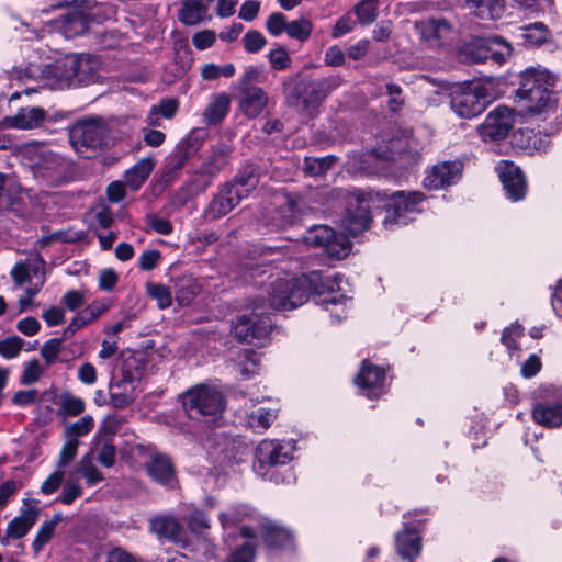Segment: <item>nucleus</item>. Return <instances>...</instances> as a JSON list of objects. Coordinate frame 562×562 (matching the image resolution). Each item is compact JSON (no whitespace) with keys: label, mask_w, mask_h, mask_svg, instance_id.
<instances>
[{"label":"nucleus","mask_w":562,"mask_h":562,"mask_svg":"<svg viewBox=\"0 0 562 562\" xmlns=\"http://www.w3.org/2000/svg\"><path fill=\"white\" fill-rule=\"evenodd\" d=\"M326 290H333V286L323 282L318 271L300 277L286 274L270 283L268 303L274 310H293L307 302L312 293L321 295Z\"/></svg>","instance_id":"1"},{"label":"nucleus","mask_w":562,"mask_h":562,"mask_svg":"<svg viewBox=\"0 0 562 562\" xmlns=\"http://www.w3.org/2000/svg\"><path fill=\"white\" fill-rule=\"evenodd\" d=\"M555 85V77L544 69L526 70L521 75L520 87L516 97L525 101L530 113H541L551 108V92Z\"/></svg>","instance_id":"2"},{"label":"nucleus","mask_w":562,"mask_h":562,"mask_svg":"<svg viewBox=\"0 0 562 562\" xmlns=\"http://www.w3.org/2000/svg\"><path fill=\"white\" fill-rule=\"evenodd\" d=\"M183 409L191 419L212 417L217 419L226 408L222 392L214 385L201 383L187 390L181 395Z\"/></svg>","instance_id":"3"},{"label":"nucleus","mask_w":562,"mask_h":562,"mask_svg":"<svg viewBox=\"0 0 562 562\" xmlns=\"http://www.w3.org/2000/svg\"><path fill=\"white\" fill-rule=\"evenodd\" d=\"M342 81L341 77L333 76L321 80L301 82L288 98L299 112L312 116L317 106L333 90L338 88Z\"/></svg>","instance_id":"4"},{"label":"nucleus","mask_w":562,"mask_h":562,"mask_svg":"<svg viewBox=\"0 0 562 562\" xmlns=\"http://www.w3.org/2000/svg\"><path fill=\"white\" fill-rule=\"evenodd\" d=\"M36 179L48 187H60L75 178V167L65 157L50 150H42L33 164Z\"/></svg>","instance_id":"5"},{"label":"nucleus","mask_w":562,"mask_h":562,"mask_svg":"<svg viewBox=\"0 0 562 562\" xmlns=\"http://www.w3.org/2000/svg\"><path fill=\"white\" fill-rule=\"evenodd\" d=\"M292 459V451L281 441L265 439L255 449L252 469L262 479L278 483L276 468L289 464Z\"/></svg>","instance_id":"6"},{"label":"nucleus","mask_w":562,"mask_h":562,"mask_svg":"<svg viewBox=\"0 0 562 562\" xmlns=\"http://www.w3.org/2000/svg\"><path fill=\"white\" fill-rule=\"evenodd\" d=\"M265 304V300H254L250 306L252 312L249 315L243 314L233 322L232 331L239 341L252 344L268 337L272 328L270 316L265 312H257Z\"/></svg>","instance_id":"7"},{"label":"nucleus","mask_w":562,"mask_h":562,"mask_svg":"<svg viewBox=\"0 0 562 562\" xmlns=\"http://www.w3.org/2000/svg\"><path fill=\"white\" fill-rule=\"evenodd\" d=\"M495 99L492 81L472 83L467 90L453 94L451 108L460 117H474L481 114L486 104Z\"/></svg>","instance_id":"8"},{"label":"nucleus","mask_w":562,"mask_h":562,"mask_svg":"<svg viewBox=\"0 0 562 562\" xmlns=\"http://www.w3.org/2000/svg\"><path fill=\"white\" fill-rule=\"evenodd\" d=\"M106 125L101 120L82 121L70 130V142L77 153L88 158V150H97L106 145Z\"/></svg>","instance_id":"9"},{"label":"nucleus","mask_w":562,"mask_h":562,"mask_svg":"<svg viewBox=\"0 0 562 562\" xmlns=\"http://www.w3.org/2000/svg\"><path fill=\"white\" fill-rule=\"evenodd\" d=\"M121 373L122 378L110 384L111 402L116 408H124L133 401L135 383L142 378L140 367L134 358L124 361Z\"/></svg>","instance_id":"10"},{"label":"nucleus","mask_w":562,"mask_h":562,"mask_svg":"<svg viewBox=\"0 0 562 562\" xmlns=\"http://www.w3.org/2000/svg\"><path fill=\"white\" fill-rule=\"evenodd\" d=\"M424 200V194L418 191L404 192L397 191L392 194L390 203L386 207V216L384 224H405L408 215L418 212V205Z\"/></svg>","instance_id":"11"},{"label":"nucleus","mask_w":562,"mask_h":562,"mask_svg":"<svg viewBox=\"0 0 562 562\" xmlns=\"http://www.w3.org/2000/svg\"><path fill=\"white\" fill-rule=\"evenodd\" d=\"M370 200L362 194L350 195L347 203V210L341 220L342 227L350 235H358L368 229L371 222Z\"/></svg>","instance_id":"12"},{"label":"nucleus","mask_w":562,"mask_h":562,"mask_svg":"<svg viewBox=\"0 0 562 562\" xmlns=\"http://www.w3.org/2000/svg\"><path fill=\"white\" fill-rule=\"evenodd\" d=\"M514 122L513 112L506 106H498L477 126V133L484 142L499 140L507 136Z\"/></svg>","instance_id":"13"},{"label":"nucleus","mask_w":562,"mask_h":562,"mask_svg":"<svg viewBox=\"0 0 562 562\" xmlns=\"http://www.w3.org/2000/svg\"><path fill=\"white\" fill-rule=\"evenodd\" d=\"M384 380L382 368L363 360L355 382L367 397L376 398L384 392Z\"/></svg>","instance_id":"14"},{"label":"nucleus","mask_w":562,"mask_h":562,"mask_svg":"<svg viewBox=\"0 0 562 562\" xmlns=\"http://www.w3.org/2000/svg\"><path fill=\"white\" fill-rule=\"evenodd\" d=\"M235 91L238 110L247 119L258 117L269 104V95L262 88H245Z\"/></svg>","instance_id":"15"},{"label":"nucleus","mask_w":562,"mask_h":562,"mask_svg":"<svg viewBox=\"0 0 562 562\" xmlns=\"http://www.w3.org/2000/svg\"><path fill=\"white\" fill-rule=\"evenodd\" d=\"M462 172V162L459 160L443 161L432 167L424 179V186L428 189H443L454 184Z\"/></svg>","instance_id":"16"},{"label":"nucleus","mask_w":562,"mask_h":562,"mask_svg":"<svg viewBox=\"0 0 562 562\" xmlns=\"http://www.w3.org/2000/svg\"><path fill=\"white\" fill-rule=\"evenodd\" d=\"M148 476L156 483L168 488H175L178 480L176 468L170 457L162 453H155L146 463Z\"/></svg>","instance_id":"17"},{"label":"nucleus","mask_w":562,"mask_h":562,"mask_svg":"<svg viewBox=\"0 0 562 562\" xmlns=\"http://www.w3.org/2000/svg\"><path fill=\"white\" fill-rule=\"evenodd\" d=\"M496 170L508 198L513 201L524 199L527 186L520 169L512 162L502 161Z\"/></svg>","instance_id":"18"},{"label":"nucleus","mask_w":562,"mask_h":562,"mask_svg":"<svg viewBox=\"0 0 562 562\" xmlns=\"http://www.w3.org/2000/svg\"><path fill=\"white\" fill-rule=\"evenodd\" d=\"M77 65V54H69L46 66L43 74L48 79H55L56 85L60 88L71 87Z\"/></svg>","instance_id":"19"},{"label":"nucleus","mask_w":562,"mask_h":562,"mask_svg":"<svg viewBox=\"0 0 562 562\" xmlns=\"http://www.w3.org/2000/svg\"><path fill=\"white\" fill-rule=\"evenodd\" d=\"M241 200L244 199L234 190V187L225 183L210 202L206 215L213 220L221 218L235 209Z\"/></svg>","instance_id":"20"},{"label":"nucleus","mask_w":562,"mask_h":562,"mask_svg":"<svg viewBox=\"0 0 562 562\" xmlns=\"http://www.w3.org/2000/svg\"><path fill=\"white\" fill-rule=\"evenodd\" d=\"M90 18L80 10H71L63 14L60 19L55 20L57 29L66 38H72L82 35L89 27Z\"/></svg>","instance_id":"21"},{"label":"nucleus","mask_w":562,"mask_h":562,"mask_svg":"<svg viewBox=\"0 0 562 562\" xmlns=\"http://www.w3.org/2000/svg\"><path fill=\"white\" fill-rule=\"evenodd\" d=\"M46 113L38 106L21 108L16 114L7 116L2 124L5 127L31 130L40 126L45 120Z\"/></svg>","instance_id":"22"},{"label":"nucleus","mask_w":562,"mask_h":562,"mask_svg":"<svg viewBox=\"0 0 562 562\" xmlns=\"http://www.w3.org/2000/svg\"><path fill=\"white\" fill-rule=\"evenodd\" d=\"M406 153L412 154L413 157L417 154L416 140L408 133L390 139L386 149L380 147L372 150V155L382 160H393L396 156Z\"/></svg>","instance_id":"23"},{"label":"nucleus","mask_w":562,"mask_h":562,"mask_svg":"<svg viewBox=\"0 0 562 562\" xmlns=\"http://www.w3.org/2000/svg\"><path fill=\"white\" fill-rule=\"evenodd\" d=\"M150 530L159 539H167L173 543L184 542V530L179 520L171 516H158L150 519Z\"/></svg>","instance_id":"24"},{"label":"nucleus","mask_w":562,"mask_h":562,"mask_svg":"<svg viewBox=\"0 0 562 562\" xmlns=\"http://www.w3.org/2000/svg\"><path fill=\"white\" fill-rule=\"evenodd\" d=\"M395 548L397 554L408 562H414V560L422 552V537L418 531L414 528L406 529L402 532H398L395 538Z\"/></svg>","instance_id":"25"},{"label":"nucleus","mask_w":562,"mask_h":562,"mask_svg":"<svg viewBox=\"0 0 562 562\" xmlns=\"http://www.w3.org/2000/svg\"><path fill=\"white\" fill-rule=\"evenodd\" d=\"M532 417L535 422H562V392L554 391L544 402L536 404Z\"/></svg>","instance_id":"26"},{"label":"nucleus","mask_w":562,"mask_h":562,"mask_svg":"<svg viewBox=\"0 0 562 562\" xmlns=\"http://www.w3.org/2000/svg\"><path fill=\"white\" fill-rule=\"evenodd\" d=\"M77 66L75 68L74 87L88 86L99 78L100 61L89 54H77Z\"/></svg>","instance_id":"27"},{"label":"nucleus","mask_w":562,"mask_h":562,"mask_svg":"<svg viewBox=\"0 0 562 562\" xmlns=\"http://www.w3.org/2000/svg\"><path fill=\"white\" fill-rule=\"evenodd\" d=\"M422 37L430 46H440L448 41L452 33V25L443 19H431L424 22L420 26Z\"/></svg>","instance_id":"28"},{"label":"nucleus","mask_w":562,"mask_h":562,"mask_svg":"<svg viewBox=\"0 0 562 562\" xmlns=\"http://www.w3.org/2000/svg\"><path fill=\"white\" fill-rule=\"evenodd\" d=\"M260 538L263 544L271 550H284L291 547L293 537L285 528L273 524H267L261 527Z\"/></svg>","instance_id":"29"},{"label":"nucleus","mask_w":562,"mask_h":562,"mask_svg":"<svg viewBox=\"0 0 562 562\" xmlns=\"http://www.w3.org/2000/svg\"><path fill=\"white\" fill-rule=\"evenodd\" d=\"M40 509L36 506H30L22 510L21 515L14 517L7 527L8 537L13 539L23 538L36 524Z\"/></svg>","instance_id":"30"},{"label":"nucleus","mask_w":562,"mask_h":562,"mask_svg":"<svg viewBox=\"0 0 562 562\" xmlns=\"http://www.w3.org/2000/svg\"><path fill=\"white\" fill-rule=\"evenodd\" d=\"M464 5L484 20L499 19L505 10L504 0H464Z\"/></svg>","instance_id":"31"},{"label":"nucleus","mask_w":562,"mask_h":562,"mask_svg":"<svg viewBox=\"0 0 562 562\" xmlns=\"http://www.w3.org/2000/svg\"><path fill=\"white\" fill-rule=\"evenodd\" d=\"M120 425L121 424H102L101 432L104 439L97 460L105 468H111L115 463L116 447L113 443V436L119 430Z\"/></svg>","instance_id":"32"},{"label":"nucleus","mask_w":562,"mask_h":562,"mask_svg":"<svg viewBox=\"0 0 562 562\" xmlns=\"http://www.w3.org/2000/svg\"><path fill=\"white\" fill-rule=\"evenodd\" d=\"M154 169V160L151 158L139 159L132 168L126 170L124 175L125 184L132 190H138Z\"/></svg>","instance_id":"33"},{"label":"nucleus","mask_w":562,"mask_h":562,"mask_svg":"<svg viewBox=\"0 0 562 562\" xmlns=\"http://www.w3.org/2000/svg\"><path fill=\"white\" fill-rule=\"evenodd\" d=\"M229 105L231 100L226 93L214 95L203 112L204 122L209 125H215L222 122L229 111Z\"/></svg>","instance_id":"34"},{"label":"nucleus","mask_w":562,"mask_h":562,"mask_svg":"<svg viewBox=\"0 0 562 562\" xmlns=\"http://www.w3.org/2000/svg\"><path fill=\"white\" fill-rule=\"evenodd\" d=\"M251 453V445L241 437L231 439L224 449L225 460L232 465L246 462Z\"/></svg>","instance_id":"35"},{"label":"nucleus","mask_w":562,"mask_h":562,"mask_svg":"<svg viewBox=\"0 0 562 562\" xmlns=\"http://www.w3.org/2000/svg\"><path fill=\"white\" fill-rule=\"evenodd\" d=\"M199 150L196 139H184L179 143L175 153L168 158V166L172 171L180 170L188 160Z\"/></svg>","instance_id":"36"},{"label":"nucleus","mask_w":562,"mask_h":562,"mask_svg":"<svg viewBox=\"0 0 562 562\" xmlns=\"http://www.w3.org/2000/svg\"><path fill=\"white\" fill-rule=\"evenodd\" d=\"M258 183L259 179L256 175L255 168L247 167L236 175L233 181L227 182L226 184L234 187V190L245 199L257 188Z\"/></svg>","instance_id":"37"},{"label":"nucleus","mask_w":562,"mask_h":562,"mask_svg":"<svg viewBox=\"0 0 562 562\" xmlns=\"http://www.w3.org/2000/svg\"><path fill=\"white\" fill-rule=\"evenodd\" d=\"M64 519L60 513L53 515L52 519L45 520L38 528L32 542V550L37 554L53 538L57 525Z\"/></svg>","instance_id":"38"},{"label":"nucleus","mask_w":562,"mask_h":562,"mask_svg":"<svg viewBox=\"0 0 562 562\" xmlns=\"http://www.w3.org/2000/svg\"><path fill=\"white\" fill-rule=\"evenodd\" d=\"M176 300L181 305H189L199 293L196 281L190 276H181L175 280Z\"/></svg>","instance_id":"39"},{"label":"nucleus","mask_w":562,"mask_h":562,"mask_svg":"<svg viewBox=\"0 0 562 562\" xmlns=\"http://www.w3.org/2000/svg\"><path fill=\"white\" fill-rule=\"evenodd\" d=\"M207 12V4L198 0H187L179 13V20L187 25H195Z\"/></svg>","instance_id":"40"},{"label":"nucleus","mask_w":562,"mask_h":562,"mask_svg":"<svg viewBox=\"0 0 562 562\" xmlns=\"http://www.w3.org/2000/svg\"><path fill=\"white\" fill-rule=\"evenodd\" d=\"M227 154L228 150L225 146L214 148L206 160L202 164L199 172L204 176H215L226 165Z\"/></svg>","instance_id":"41"},{"label":"nucleus","mask_w":562,"mask_h":562,"mask_svg":"<svg viewBox=\"0 0 562 562\" xmlns=\"http://www.w3.org/2000/svg\"><path fill=\"white\" fill-rule=\"evenodd\" d=\"M58 414L64 417H76L85 411L82 398L70 393H63L58 400Z\"/></svg>","instance_id":"42"},{"label":"nucleus","mask_w":562,"mask_h":562,"mask_svg":"<svg viewBox=\"0 0 562 562\" xmlns=\"http://www.w3.org/2000/svg\"><path fill=\"white\" fill-rule=\"evenodd\" d=\"M480 47L485 52H491L495 59L503 60L510 56V45L499 36H488L480 40Z\"/></svg>","instance_id":"43"},{"label":"nucleus","mask_w":562,"mask_h":562,"mask_svg":"<svg viewBox=\"0 0 562 562\" xmlns=\"http://www.w3.org/2000/svg\"><path fill=\"white\" fill-rule=\"evenodd\" d=\"M521 31L522 40L525 41L526 44L531 46L542 44L543 42L547 41L549 35L547 26L541 22L524 26Z\"/></svg>","instance_id":"44"},{"label":"nucleus","mask_w":562,"mask_h":562,"mask_svg":"<svg viewBox=\"0 0 562 562\" xmlns=\"http://www.w3.org/2000/svg\"><path fill=\"white\" fill-rule=\"evenodd\" d=\"M351 248V244L344 234H336L330 238L328 245L325 247V252L328 257L334 259L345 258Z\"/></svg>","instance_id":"45"},{"label":"nucleus","mask_w":562,"mask_h":562,"mask_svg":"<svg viewBox=\"0 0 562 562\" xmlns=\"http://www.w3.org/2000/svg\"><path fill=\"white\" fill-rule=\"evenodd\" d=\"M334 237V231L326 225L313 227L305 236L304 240L307 245L313 247H325L328 245L330 238Z\"/></svg>","instance_id":"46"},{"label":"nucleus","mask_w":562,"mask_h":562,"mask_svg":"<svg viewBox=\"0 0 562 562\" xmlns=\"http://www.w3.org/2000/svg\"><path fill=\"white\" fill-rule=\"evenodd\" d=\"M257 557L256 543L245 541L237 546L226 558L225 562H255Z\"/></svg>","instance_id":"47"},{"label":"nucleus","mask_w":562,"mask_h":562,"mask_svg":"<svg viewBox=\"0 0 562 562\" xmlns=\"http://www.w3.org/2000/svg\"><path fill=\"white\" fill-rule=\"evenodd\" d=\"M355 12L361 24H371L378 15V0H360L355 7Z\"/></svg>","instance_id":"48"},{"label":"nucleus","mask_w":562,"mask_h":562,"mask_svg":"<svg viewBox=\"0 0 562 562\" xmlns=\"http://www.w3.org/2000/svg\"><path fill=\"white\" fill-rule=\"evenodd\" d=\"M187 526L191 533L201 535L211 528L210 518L202 509H194L188 516Z\"/></svg>","instance_id":"49"},{"label":"nucleus","mask_w":562,"mask_h":562,"mask_svg":"<svg viewBox=\"0 0 562 562\" xmlns=\"http://www.w3.org/2000/svg\"><path fill=\"white\" fill-rule=\"evenodd\" d=\"M285 32L290 37L304 42L311 35L312 23L305 19L294 20L288 23Z\"/></svg>","instance_id":"50"},{"label":"nucleus","mask_w":562,"mask_h":562,"mask_svg":"<svg viewBox=\"0 0 562 562\" xmlns=\"http://www.w3.org/2000/svg\"><path fill=\"white\" fill-rule=\"evenodd\" d=\"M147 293L150 297L156 300L160 310L169 307L172 303L170 290L162 284H148Z\"/></svg>","instance_id":"51"},{"label":"nucleus","mask_w":562,"mask_h":562,"mask_svg":"<svg viewBox=\"0 0 562 562\" xmlns=\"http://www.w3.org/2000/svg\"><path fill=\"white\" fill-rule=\"evenodd\" d=\"M258 82H261V70L256 66H249L245 69L234 89L244 90L245 88H259L255 85Z\"/></svg>","instance_id":"52"},{"label":"nucleus","mask_w":562,"mask_h":562,"mask_svg":"<svg viewBox=\"0 0 562 562\" xmlns=\"http://www.w3.org/2000/svg\"><path fill=\"white\" fill-rule=\"evenodd\" d=\"M23 339L18 336H11L0 341V355L5 359H12L19 356L23 348Z\"/></svg>","instance_id":"53"},{"label":"nucleus","mask_w":562,"mask_h":562,"mask_svg":"<svg viewBox=\"0 0 562 562\" xmlns=\"http://www.w3.org/2000/svg\"><path fill=\"white\" fill-rule=\"evenodd\" d=\"M64 340L65 339L63 338H53L44 342L42 346L41 356L44 358L48 366L57 361Z\"/></svg>","instance_id":"54"},{"label":"nucleus","mask_w":562,"mask_h":562,"mask_svg":"<svg viewBox=\"0 0 562 562\" xmlns=\"http://www.w3.org/2000/svg\"><path fill=\"white\" fill-rule=\"evenodd\" d=\"M43 374V368L37 360H32L25 363L24 370L21 374L20 382L23 385H30L40 380Z\"/></svg>","instance_id":"55"},{"label":"nucleus","mask_w":562,"mask_h":562,"mask_svg":"<svg viewBox=\"0 0 562 562\" xmlns=\"http://www.w3.org/2000/svg\"><path fill=\"white\" fill-rule=\"evenodd\" d=\"M83 491L78 483L67 481L64 484L61 494L55 499L64 505H71L78 497L82 495Z\"/></svg>","instance_id":"56"},{"label":"nucleus","mask_w":562,"mask_h":562,"mask_svg":"<svg viewBox=\"0 0 562 562\" xmlns=\"http://www.w3.org/2000/svg\"><path fill=\"white\" fill-rule=\"evenodd\" d=\"M267 41L259 31H249L244 36V46L248 53H257L261 50Z\"/></svg>","instance_id":"57"},{"label":"nucleus","mask_w":562,"mask_h":562,"mask_svg":"<svg viewBox=\"0 0 562 562\" xmlns=\"http://www.w3.org/2000/svg\"><path fill=\"white\" fill-rule=\"evenodd\" d=\"M269 61L272 68L277 70H284L290 67L291 58L283 47H278L270 50Z\"/></svg>","instance_id":"58"},{"label":"nucleus","mask_w":562,"mask_h":562,"mask_svg":"<svg viewBox=\"0 0 562 562\" xmlns=\"http://www.w3.org/2000/svg\"><path fill=\"white\" fill-rule=\"evenodd\" d=\"M286 18L283 13L274 12L269 15L266 22V27L268 32L274 36L280 35L283 31L286 30Z\"/></svg>","instance_id":"59"},{"label":"nucleus","mask_w":562,"mask_h":562,"mask_svg":"<svg viewBox=\"0 0 562 562\" xmlns=\"http://www.w3.org/2000/svg\"><path fill=\"white\" fill-rule=\"evenodd\" d=\"M524 329L519 325H512L505 328L502 335V342L509 349H517V340L522 336Z\"/></svg>","instance_id":"60"},{"label":"nucleus","mask_w":562,"mask_h":562,"mask_svg":"<svg viewBox=\"0 0 562 562\" xmlns=\"http://www.w3.org/2000/svg\"><path fill=\"white\" fill-rule=\"evenodd\" d=\"M78 443H79L78 439L67 437V440H66L65 445L63 446V449L59 454L58 464L60 467H65L74 460V458L77 454Z\"/></svg>","instance_id":"61"},{"label":"nucleus","mask_w":562,"mask_h":562,"mask_svg":"<svg viewBox=\"0 0 562 562\" xmlns=\"http://www.w3.org/2000/svg\"><path fill=\"white\" fill-rule=\"evenodd\" d=\"M386 92L390 98L389 99V109L392 112L400 111L404 104V99L402 97V88L395 83H387Z\"/></svg>","instance_id":"62"},{"label":"nucleus","mask_w":562,"mask_h":562,"mask_svg":"<svg viewBox=\"0 0 562 562\" xmlns=\"http://www.w3.org/2000/svg\"><path fill=\"white\" fill-rule=\"evenodd\" d=\"M64 481V473L61 471L53 472L41 486V492L45 495H50L55 493Z\"/></svg>","instance_id":"63"},{"label":"nucleus","mask_w":562,"mask_h":562,"mask_svg":"<svg viewBox=\"0 0 562 562\" xmlns=\"http://www.w3.org/2000/svg\"><path fill=\"white\" fill-rule=\"evenodd\" d=\"M109 308V303L106 301H95L85 310L81 311V314L87 319L88 323L93 322L99 316H101Z\"/></svg>","instance_id":"64"}]
</instances>
